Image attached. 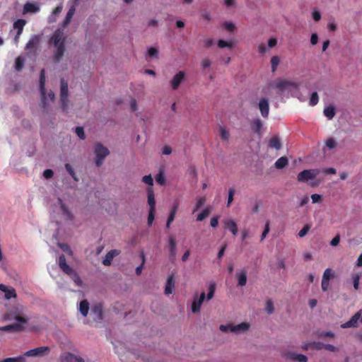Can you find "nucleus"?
<instances>
[{"label":"nucleus","mask_w":362,"mask_h":362,"mask_svg":"<svg viewBox=\"0 0 362 362\" xmlns=\"http://www.w3.org/2000/svg\"><path fill=\"white\" fill-rule=\"evenodd\" d=\"M51 42L57 49L54 54V62H59L65 52V39L63 32L59 30H56L51 37Z\"/></svg>","instance_id":"1"},{"label":"nucleus","mask_w":362,"mask_h":362,"mask_svg":"<svg viewBox=\"0 0 362 362\" xmlns=\"http://www.w3.org/2000/svg\"><path fill=\"white\" fill-rule=\"evenodd\" d=\"M58 264L59 268L67 275H69L73 281L78 286L81 285L82 281L78 276V274L76 272V271L71 267L69 264H67L65 256L64 255H61L58 259Z\"/></svg>","instance_id":"2"},{"label":"nucleus","mask_w":362,"mask_h":362,"mask_svg":"<svg viewBox=\"0 0 362 362\" xmlns=\"http://www.w3.org/2000/svg\"><path fill=\"white\" fill-rule=\"evenodd\" d=\"M60 103H61V108L62 110L66 113L69 109V90H68V83L64 79L62 78L60 81Z\"/></svg>","instance_id":"3"},{"label":"nucleus","mask_w":362,"mask_h":362,"mask_svg":"<svg viewBox=\"0 0 362 362\" xmlns=\"http://www.w3.org/2000/svg\"><path fill=\"white\" fill-rule=\"evenodd\" d=\"M272 86L279 93H284L285 90H291L292 88H297L298 84L286 79H278L272 83Z\"/></svg>","instance_id":"4"},{"label":"nucleus","mask_w":362,"mask_h":362,"mask_svg":"<svg viewBox=\"0 0 362 362\" xmlns=\"http://www.w3.org/2000/svg\"><path fill=\"white\" fill-rule=\"evenodd\" d=\"M94 153L95 154V165L98 167H100L105 158V157L109 154V150L105 147L102 144L98 143L95 146Z\"/></svg>","instance_id":"5"},{"label":"nucleus","mask_w":362,"mask_h":362,"mask_svg":"<svg viewBox=\"0 0 362 362\" xmlns=\"http://www.w3.org/2000/svg\"><path fill=\"white\" fill-rule=\"evenodd\" d=\"M320 170L318 169H310L304 170L297 176V180L300 182H307L310 180H313L319 174Z\"/></svg>","instance_id":"6"},{"label":"nucleus","mask_w":362,"mask_h":362,"mask_svg":"<svg viewBox=\"0 0 362 362\" xmlns=\"http://www.w3.org/2000/svg\"><path fill=\"white\" fill-rule=\"evenodd\" d=\"M40 91L41 94L42 101L41 107L43 109L47 106L46 89H45V71L42 69L40 74Z\"/></svg>","instance_id":"7"},{"label":"nucleus","mask_w":362,"mask_h":362,"mask_svg":"<svg viewBox=\"0 0 362 362\" xmlns=\"http://www.w3.org/2000/svg\"><path fill=\"white\" fill-rule=\"evenodd\" d=\"M50 352V348L47 346H40L26 351L24 356L36 357L48 355Z\"/></svg>","instance_id":"8"},{"label":"nucleus","mask_w":362,"mask_h":362,"mask_svg":"<svg viewBox=\"0 0 362 362\" xmlns=\"http://www.w3.org/2000/svg\"><path fill=\"white\" fill-rule=\"evenodd\" d=\"M206 298V294L204 292H202L199 296L197 295H194L193 297V300L192 303V312L193 313H199L201 306Z\"/></svg>","instance_id":"9"},{"label":"nucleus","mask_w":362,"mask_h":362,"mask_svg":"<svg viewBox=\"0 0 362 362\" xmlns=\"http://www.w3.org/2000/svg\"><path fill=\"white\" fill-rule=\"evenodd\" d=\"M26 24V21L24 19H18L13 24V28L17 30L16 34L13 38L14 43L17 45L19 42L20 36L23 33V28Z\"/></svg>","instance_id":"10"},{"label":"nucleus","mask_w":362,"mask_h":362,"mask_svg":"<svg viewBox=\"0 0 362 362\" xmlns=\"http://www.w3.org/2000/svg\"><path fill=\"white\" fill-rule=\"evenodd\" d=\"M26 323L17 322L11 325H8L4 327H0V330L11 332H21L24 330L25 325Z\"/></svg>","instance_id":"11"},{"label":"nucleus","mask_w":362,"mask_h":362,"mask_svg":"<svg viewBox=\"0 0 362 362\" xmlns=\"http://www.w3.org/2000/svg\"><path fill=\"white\" fill-rule=\"evenodd\" d=\"M90 315L94 321L98 322L103 320V306L100 303H97L93 306L90 310Z\"/></svg>","instance_id":"12"},{"label":"nucleus","mask_w":362,"mask_h":362,"mask_svg":"<svg viewBox=\"0 0 362 362\" xmlns=\"http://www.w3.org/2000/svg\"><path fill=\"white\" fill-rule=\"evenodd\" d=\"M185 77V74L182 71H180L176 74L170 82L171 88L174 90H177L180 86L181 83L184 81Z\"/></svg>","instance_id":"13"},{"label":"nucleus","mask_w":362,"mask_h":362,"mask_svg":"<svg viewBox=\"0 0 362 362\" xmlns=\"http://www.w3.org/2000/svg\"><path fill=\"white\" fill-rule=\"evenodd\" d=\"M362 311L359 310L356 313L351 319L341 325V328L346 329L349 327H356L358 326V322L361 317Z\"/></svg>","instance_id":"14"},{"label":"nucleus","mask_w":362,"mask_h":362,"mask_svg":"<svg viewBox=\"0 0 362 362\" xmlns=\"http://www.w3.org/2000/svg\"><path fill=\"white\" fill-rule=\"evenodd\" d=\"M0 291L5 293V298L9 300L17 297L16 291L13 287L8 286L5 284H0Z\"/></svg>","instance_id":"15"},{"label":"nucleus","mask_w":362,"mask_h":362,"mask_svg":"<svg viewBox=\"0 0 362 362\" xmlns=\"http://www.w3.org/2000/svg\"><path fill=\"white\" fill-rule=\"evenodd\" d=\"M259 109L263 117L267 118L269 112V101L267 98H262L259 103Z\"/></svg>","instance_id":"16"},{"label":"nucleus","mask_w":362,"mask_h":362,"mask_svg":"<svg viewBox=\"0 0 362 362\" xmlns=\"http://www.w3.org/2000/svg\"><path fill=\"white\" fill-rule=\"evenodd\" d=\"M146 192L149 210L156 211V200L153 189L151 187H148Z\"/></svg>","instance_id":"17"},{"label":"nucleus","mask_w":362,"mask_h":362,"mask_svg":"<svg viewBox=\"0 0 362 362\" xmlns=\"http://www.w3.org/2000/svg\"><path fill=\"white\" fill-rule=\"evenodd\" d=\"M40 41V37L38 35H33L29 41L27 42L25 45V49L31 52L33 50H35L37 45H39Z\"/></svg>","instance_id":"18"},{"label":"nucleus","mask_w":362,"mask_h":362,"mask_svg":"<svg viewBox=\"0 0 362 362\" xmlns=\"http://www.w3.org/2000/svg\"><path fill=\"white\" fill-rule=\"evenodd\" d=\"M169 256L172 260H174L177 254L176 242L173 236L169 237Z\"/></svg>","instance_id":"19"},{"label":"nucleus","mask_w":362,"mask_h":362,"mask_svg":"<svg viewBox=\"0 0 362 362\" xmlns=\"http://www.w3.org/2000/svg\"><path fill=\"white\" fill-rule=\"evenodd\" d=\"M119 254V252L117 250H112L109 251L105 258L103 260V264L105 266H110L112 263V261L115 257L118 255Z\"/></svg>","instance_id":"20"},{"label":"nucleus","mask_w":362,"mask_h":362,"mask_svg":"<svg viewBox=\"0 0 362 362\" xmlns=\"http://www.w3.org/2000/svg\"><path fill=\"white\" fill-rule=\"evenodd\" d=\"M250 325L247 322H242L237 325H231L230 332L234 333H240L248 330Z\"/></svg>","instance_id":"21"},{"label":"nucleus","mask_w":362,"mask_h":362,"mask_svg":"<svg viewBox=\"0 0 362 362\" xmlns=\"http://www.w3.org/2000/svg\"><path fill=\"white\" fill-rule=\"evenodd\" d=\"M225 228L229 230L233 235H236L238 233V226L236 223L231 219H227L223 221Z\"/></svg>","instance_id":"22"},{"label":"nucleus","mask_w":362,"mask_h":362,"mask_svg":"<svg viewBox=\"0 0 362 362\" xmlns=\"http://www.w3.org/2000/svg\"><path fill=\"white\" fill-rule=\"evenodd\" d=\"M5 319L6 320H16L18 322H21V323H27L28 320V318L25 317H23V316H20V315H16L14 313H7L5 314Z\"/></svg>","instance_id":"23"},{"label":"nucleus","mask_w":362,"mask_h":362,"mask_svg":"<svg viewBox=\"0 0 362 362\" xmlns=\"http://www.w3.org/2000/svg\"><path fill=\"white\" fill-rule=\"evenodd\" d=\"M175 288V280L173 275H170L168 277L167 283L165 288V293L167 295L171 294Z\"/></svg>","instance_id":"24"},{"label":"nucleus","mask_w":362,"mask_h":362,"mask_svg":"<svg viewBox=\"0 0 362 362\" xmlns=\"http://www.w3.org/2000/svg\"><path fill=\"white\" fill-rule=\"evenodd\" d=\"M250 127L254 132L259 134L262 127V122L259 118L255 119L251 122Z\"/></svg>","instance_id":"25"},{"label":"nucleus","mask_w":362,"mask_h":362,"mask_svg":"<svg viewBox=\"0 0 362 362\" xmlns=\"http://www.w3.org/2000/svg\"><path fill=\"white\" fill-rule=\"evenodd\" d=\"M39 10L38 6L33 3L28 2L23 6V13H36Z\"/></svg>","instance_id":"26"},{"label":"nucleus","mask_w":362,"mask_h":362,"mask_svg":"<svg viewBox=\"0 0 362 362\" xmlns=\"http://www.w3.org/2000/svg\"><path fill=\"white\" fill-rule=\"evenodd\" d=\"M89 310V303L87 300H83L80 302L79 304V311L83 317H86L88 315Z\"/></svg>","instance_id":"27"},{"label":"nucleus","mask_w":362,"mask_h":362,"mask_svg":"<svg viewBox=\"0 0 362 362\" xmlns=\"http://www.w3.org/2000/svg\"><path fill=\"white\" fill-rule=\"evenodd\" d=\"M281 142L279 138L276 136H274L271 138L269 144V146L272 148H275L276 150H279L281 148Z\"/></svg>","instance_id":"28"},{"label":"nucleus","mask_w":362,"mask_h":362,"mask_svg":"<svg viewBox=\"0 0 362 362\" xmlns=\"http://www.w3.org/2000/svg\"><path fill=\"white\" fill-rule=\"evenodd\" d=\"M64 362H85L84 360L73 354L68 353L64 359Z\"/></svg>","instance_id":"29"},{"label":"nucleus","mask_w":362,"mask_h":362,"mask_svg":"<svg viewBox=\"0 0 362 362\" xmlns=\"http://www.w3.org/2000/svg\"><path fill=\"white\" fill-rule=\"evenodd\" d=\"M324 115L326 117H327L328 119H332L334 117L336 114L335 108L332 105H329L328 107H326L324 109Z\"/></svg>","instance_id":"30"},{"label":"nucleus","mask_w":362,"mask_h":362,"mask_svg":"<svg viewBox=\"0 0 362 362\" xmlns=\"http://www.w3.org/2000/svg\"><path fill=\"white\" fill-rule=\"evenodd\" d=\"M177 211V204H175L173 206V208L171 209L169 216L168 218L167 223H166V228H168L170 226V223L174 221Z\"/></svg>","instance_id":"31"},{"label":"nucleus","mask_w":362,"mask_h":362,"mask_svg":"<svg viewBox=\"0 0 362 362\" xmlns=\"http://www.w3.org/2000/svg\"><path fill=\"white\" fill-rule=\"evenodd\" d=\"M288 163V160L286 157L282 156L279 158L276 162H275V167L277 169H283L285 168Z\"/></svg>","instance_id":"32"},{"label":"nucleus","mask_w":362,"mask_h":362,"mask_svg":"<svg viewBox=\"0 0 362 362\" xmlns=\"http://www.w3.org/2000/svg\"><path fill=\"white\" fill-rule=\"evenodd\" d=\"M211 211V208L210 206L206 207L199 214H198L197 217V221H202L204 219H205L206 217L209 216Z\"/></svg>","instance_id":"33"},{"label":"nucleus","mask_w":362,"mask_h":362,"mask_svg":"<svg viewBox=\"0 0 362 362\" xmlns=\"http://www.w3.org/2000/svg\"><path fill=\"white\" fill-rule=\"evenodd\" d=\"M59 202L60 204L61 209L63 212V214L67 217L69 219H71L73 217V215L71 212L69 211L68 207L65 205V204L63 203L62 200L61 199H59Z\"/></svg>","instance_id":"34"},{"label":"nucleus","mask_w":362,"mask_h":362,"mask_svg":"<svg viewBox=\"0 0 362 362\" xmlns=\"http://www.w3.org/2000/svg\"><path fill=\"white\" fill-rule=\"evenodd\" d=\"M59 202L60 204L61 209L63 212V214L67 217L69 219H71L73 217V215L71 212L69 211L68 207L65 205V204L63 203L62 200L61 199H59Z\"/></svg>","instance_id":"35"},{"label":"nucleus","mask_w":362,"mask_h":362,"mask_svg":"<svg viewBox=\"0 0 362 362\" xmlns=\"http://www.w3.org/2000/svg\"><path fill=\"white\" fill-rule=\"evenodd\" d=\"M0 362H26V359L23 355L17 357L6 358L3 360H1Z\"/></svg>","instance_id":"36"},{"label":"nucleus","mask_w":362,"mask_h":362,"mask_svg":"<svg viewBox=\"0 0 362 362\" xmlns=\"http://www.w3.org/2000/svg\"><path fill=\"white\" fill-rule=\"evenodd\" d=\"M238 284L241 286H243L247 283V274L245 271H241L240 273L238 274Z\"/></svg>","instance_id":"37"},{"label":"nucleus","mask_w":362,"mask_h":362,"mask_svg":"<svg viewBox=\"0 0 362 362\" xmlns=\"http://www.w3.org/2000/svg\"><path fill=\"white\" fill-rule=\"evenodd\" d=\"M324 346H325V344H323L322 342L313 341V342L309 343L306 346L305 349H308V347H310L314 349L320 350V349H324Z\"/></svg>","instance_id":"38"},{"label":"nucleus","mask_w":362,"mask_h":362,"mask_svg":"<svg viewBox=\"0 0 362 362\" xmlns=\"http://www.w3.org/2000/svg\"><path fill=\"white\" fill-rule=\"evenodd\" d=\"M74 13H75V8H74V6H72L68 11L66 16L65 17V19L64 21V23L65 25H68L71 22Z\"/></svg>","instance_id":"39"},{"label":"nucleus","mask_w":362,"mask_h":362,"mask_svg":"<svg viewBox=\"0 0 362 362\" xmlns=\"http://www.w3.org/2000/svg\"><path fill=\"white\" fill-rule=\"evenodd\" d=\"M206 200V199L205 197H200L197 198L194 209L193 210V213L198 211L205 204Z\"/></svg>","instance_id":"40"},{"label":"nucleus","mask_w":362,"mask_h":362,"mask_svg":"<svg viewBox=\"0 0 362 362\" xmlns=\"http://www.w3.org/2000/svg\"><path fill=\"white\" fill-rule=\"evenodd\" d=\"M265 311L268 315H272L274 312V307L271 299H268L265 305Z\"/></svg>","instance_id":"41"},{"label":"nucleus","mask_w":362,"mask_h":362,"mask_svg":"<svg viewBox=\"0 0 362 362\" xmlns=\"http://www.w3.org/2000/svg\"><path fill=\"white\" fill-rule=\"evenodd\" d=\"M216 291V284H210L209 286V292L206 296V300H210L213 298Z\"/></svg>","instance_id":"42"},{"label":"nucleus","mask_w":362,"mask_h":362,"mask_svg":"<svg viewBox=\"0 0 362 362\" xmlns=\"http://www.w3.org/2000/svg\"><path fill=\"white\" fill-rule=\"evenodd\" d=\"M24 64V59L21 57H18L15 62V69L19 71H21Z\"/></svg>","instance_id":"43"},{"label":"nucleus","mask_w":362,"mask_h":362,"mask_svg":"<svg viewBox=\"0 0 362 362\" xmlns=\"http://www.w3.org/2000/svg\"><path fill=\"white\" fill-rule=\"evenodd\" d=\"M334 276V272L332 269L327 268L325 270L322 276V279L329 281Z\"/></svg>","instance_id":"44"},{"label":"nucleus","mask_w":362,"mask_h":362,"mask_svg":"<svg viewBox=\"0 0 362 362\" xmlns=\"http://www.w3.org/2000/svg\"><path fill=\"white\" fill-rule=\"evenodd\" d=\"M318 101H319V97H318L317 93L313 92L311 94L310 101H309V105L310 106H315L318 103Z\"/></svg>","instance_id":"45"},{"label":"nucleus","mask_w":362,"mask_h":362,"mask_svg":"<svg viewBox=\"0 0 362 362\" xmlns=\"http://www.w3.org/2000/svg\"><path fill=\"white\" fill-rule=\"evenodd\" d=\"M220 136L222 140L227 141L229 139L230 134L229 132L226 129V128L223 127H220L219 128Z\"/></svg>","instance_id":"46"},{"label":"nucleus","mask_w":362,"mask_h":362,"mask_svg":"<svg viewBox=\"0 0 362 362\" xmlns=\"http://www.w3.org/2000/svg\"><path fill=\"white\" fill-rule=\"evenodd\" d=\"M279 58L277 56H273L271 59L272 71L274 72L276 70L277 66L279 64Z\"/></svg>","instance_id":"47"},{"label":"nucleus","mask_w":362,"mask_h":362,"mask_svg":"<svg viewBox=\"0 0 362 362\" xmlns=\"http://www.w3.org/2000/svg\"><path fill=\"white\" fill-rule=\"evenodd\" d=\"M140 256H141V265H139V267H137L136 268V275H140L141 273V271H142V269H143V266L145 263V255L144 253V252H141V254H140Z\"/></svg>","instance_id":"48"},{"label":"nucleus","mask_w":362,"mask_h":362,"mask_svg":"<svg viewBox=\"0 0 362 362\" xmlns=\"http://www.w3.org/2000/svg\"><path fill=\"white\" fill-rule=\"evenodd\" d=\"M310 228H311V226L310 224L304 225L303 228L298 232V235L300 238L304 237L308 233V231L310 230Z\"/></svg>","instance_id":"49"},{"label":"nucleus","mask_w":362,"mask_h":362,"mask_svg":"<svg viewBox=\"0 0 362 362\" xmlns=\"http://www.w3.org/2000/svg\"><path fill=\"white\" fill-rule=\"evenodd\" d=\"M58 246L65 252H66L68 255H73V252L72 250H71L70 247L69 246V245L66 244V243H59L58 244Z\"/></svg>","instance_id":"50"},{"label":"nucleus","mask_w":362,"mask_h":362,"mask_svg":"<svg viewBox=\"0 0 362 362\" xmlns=\"http://www.w3.org/2000/svg\"><path fill=\"white\" fill-rule=\"evenodd\" d=\"M218 47L220 48H224V47H233V43L229 42L227 41H225L224 40H219L218 41Z\"/></svg>","instance_id":"51"},{"label":"nucleus","mask_w":362,"mask_h":362,"mask_svg":"<svg viewBox=\"0 0 362 362\" xmlns=\"http://www.w3.org/2000/svg\"><path fill=\"white\" fill-rule=\"evenodd\" d=\"M75 132L81 139L83 140L86 139L84 130L82 127H77L75 129Z\"/></svg>","instance_id":"52"},{"label":"nucleus","mask_w":362,"mask_h":362,"mask_svg":"<svg viewBox=\"0 0 362 362\" xmlns=\"http://www.w3.org/2000/svg\"><path fill=\"white\" fill-rule=\"evenodd\" d=\"M142 181L144 183L148 185H149L148 187H152V186L153 185V180L151 175L144 176L142 178Z\"/></svg>","instance_id":"53"},{"label":"nucleus","mask_w":362,"mask_h":362,"mask_svg":"<svg viewBox=\"0 0 362 362\" xmlns=\"http://www.w3.org/2000/svg\"><path fill=\"white\" fill-rule=\"evenodd\" d=\"M65 168L67 170V172L70 174V175L75 180H77V178L76 177V173L71 167V165L69 163L65 164Z\"/></svg>","instance_id":"54"},{"label":"nucleus","mask_w":362,"mask_h":362,"mask_svg":"<svg viewBox=\"0 0 362 362\" xmlns=\"http://www.w3.org/2000/svg\"><path fill=\"white\" fill-rule=\"evenodd\" d=\"M155 212L156 211L149 210L147 223L148 226H151L155 218Z\"/></svg>","instance_id":"55"},{"label":"nucleus","mask_w":362,"mask_h":362,"mask_svg":"<svg viewBox=\"0 0 362 362\" xmlns=\"http://www.w3.org/2000/svg\"><path fill=\"white\" fill-rule=\"evenodd\" d=\"M293 358L298 362H307L308 361L307 356L303 354H296Z\"/></svg>","instance_id":"56"},{"label":"nucleus","mask_w":362,"mask_h":362,"mask_svg":"<svg viewBox=\"0 0 362 362\" xmlns=\"http://www.w3.org/2000/svg\"><path fill=\"white\" fill-rule=\"evenodd\" d=\"M235 194V190L233 188H230L228 189V203L227 206H229L232 202L233 201V196Z\"/></svg>","instance_id":"57"},{"label":"nucleus","mask_w":362,"mask_h":362,"mask_svg":"<svg viewBox=\"0 0 362 362\" xmlns=\"http://www.w3.org/2000/svg\"><path fill=\"white\" fill-rule=\"evenodd\" d=\"M326 146L329 148L332 149L336 147L337 142L333 138H329L326 141Z\"/></svg>","instance_id":"58"},{"label":"nucleus","mask_w":362,"mask_h":362,"mask_svg":"<svg viewBox=\"0 0 362 362\" xmlns=\"http://www.w3.org/2000/svg\"><path fill=\"white\" fill-rule=\"evenodd\" d=\"M360 278L361 276L359 274H355L353 276V284L356 290L358 289Z\"/></svg>","instance_id":"59"},{"label":"nucleus","mask_w":362,"mask_h":362,"mask_svg":"<svg viewBox=\"0 0 362 362\" xmlns=\"http://www.w3.org/2000/svg\"><path fill=\"white\" fill-rule=\"evenodd\" d=\"M158 54V49H156L155 47H151L148 49V54L150 57H157Z\"/></svg>","instance_id":"60"},{"label":"nucleus","mask_w":362,"mask_h":362,"mask_svg":"<svg viewBox=\"0 0 362 362\" xmlns=\"http://www.w3.org/2000/svg\"><path fill=\"white\" fill-rule=\"evenodd\" d=\"M156 181L158 184H160V185H164V183H165V177H164V176H163V173H158V174L156 176Z\"/></svg>","instance_id":"61"},{"label":"nucleus","mask_w":362,"mask_h":362,"mask_svg":"<svg viewBox=\"0 0 362 362\" xmlns=\"http://www.w3.org/2000/svg\"><path fill=\"white\" fill-rule=\"evenodd\" d=\"M201 16L204 20H206V21L211 20V14L207 10H205V9L202 10L201 11Z\"/></svg>","instance_id":"62"},{"label":"nucleus","mask_w":362,"mask_h":362,"mask_svg":"<svg viewBox=\"0 0 362 362\" xmlns=\"http://www.w3.org/2000/svg\"><path fill=\"white\" fill-rule=\"evenodd\" d=\"M54 172L51 169H47L43 172V176L45 179H50L53 177Z\"/></svg>","instance_id":"63"},{"label":"nucleus","mask_w":362,"mask_h":362,"mask_svg":"<svg viewBox=\"0 0 362 362\" xmlns=\"http://www.w3.org/2000/svg\"><path fill=\"white\" fill-rule=\"evenodd\" d=\"M211 64V62L209 59L205 58L202 61L201 65L203 69L209 68Z\"/></svg>","instance_id":"64"}]
</instances>
